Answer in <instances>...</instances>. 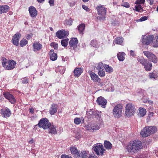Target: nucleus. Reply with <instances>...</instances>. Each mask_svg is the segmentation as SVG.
<instances>
[{"mask_svg": "<svg viewBox=\"0 0 158 158\" xmlns=\"http://www.w3.org/2000/svg\"><path fill=\"white\" fill-rule=\"evenodd\" d=\"M143 147L141 142L138 140H135L130 142L127 146V149L128 152L134 153L138 152Z\"/></svg>", "mask_w": 158, "mask_h": 158, "instance_id": "nucleus-1", "label": "nucleus"}, {"mask_svg": "<svg viewBox=\"0 0 158 158\" xmlns=\"http://www.w3.org/2000/svg\"><path fill=\"white\" fill-rule=\"evenodd\" d=\"M156 128L154 126L146 127L142 130L140 134L143 137H146L153 134L156 131Z\"/></svg>", "mask_w": 158, "mask_h": 158, "instance_id": "nucleus-2", "label": "nucleus"}, {"mask_svg": "<svg viewBox=\"0 0 158 158\" xmlns=\"http://www.w3.org/2000/svg\"><path fill=\"white\" fill-rule=\"evenodd\" d=\"M83 126L86 130L90 132H94L100 128V124L96 123H89Z\"/></svg>", "mask_w": 158, "mask_h": 158, "instance_id": "nucleus-3", "label": "nucleus"}, {"mask_svg": "<svg viewBox=\"0 0 158 158\" xmlns=\"http://www.w3.org/2000/svg\"><path fill=\"white\" fill-rule=\"evenodd\" d=\"M137 60L143 66L145 70L147 71H150L152 69V64L142 57L138 58Z\"/></svg>", "mask_w": 158, "mask_h": 158, "instance_id": "nucleus-4", "label": "nucleus"}, {"mask_svg": "<svg viewBox=\"0 0 158 158\" xmlns=\"http://www.w3.org/2000/svg\"><path fill=\"white\" fill-rule=\"evenodd\" d=\"M123 106L121 104H118L115 106L113 109L112 114L114 117L119 118L122 116Z\"/></svg>", "mask_w": 158, "mask_h": 158, "instance_id": "nucleus-5", "label": "nucleus"}, {"mask_svg": "<svg viewBox=\"0 0 158 158\" xmlns=\"http://www.w3.org/2000/svg\"><path fill=\"white\" fill-rule=\"evenodd\" d=\"M125 114L128 117H130L133 115L136 110L134 105L131 103H129L126 105Z\"/></svg>", "mask_w": 158, "mask_h": 158, "instance_id": "nucleus-6", "label": "nucleus"}, {"mask_svg": "<svg viewBox=\"0 0 158 158\" xmlns=\"http://www.w3.org/2000/svg\"><path fill=\"white\" fill-rule=\"evenodd\" d=\"M51 123L47 118H43L40 120L38 124L35 125V127L38 125L40 128L42 127L44 129H46L48 128Z\"/></svg>", "mask_w": 158, "mask_h": 158, "instance_id": "nucleus-7", "label": "nucleus"}, {"mask_svg": "<svg viewBox=\"0 0 158 158\" xmlns=\"http://www.w3.org/2000/svg\"><path fill=\"white\" fill-rule=\"evenodd\" d=\"M16 64V62L13 60H9L8 62L4 61L2 63L3 66L7 70L13 69L15 68Z\"/></svg>", "mask_w": 158, "mask_h": 158, "instance_id": "nucleus-8", "label": "nucleus"}, {"mask_svg": "<svg viewBox=\"0 0 158 158\" xmlns=\"http://www.w3.org/2000/svg\"><path fill=\"white\" fill-rule=\"evenodd\" d=\"M97 155H99L100 153L102 155L103 154L105 150L104 149L102 144L98 143L94 144L92 148Z\"/></svg>", "mask_w": 158, "mask_h": 158, "instance_id": "nucleus-9", "label": "nucleus"}, {"mask_svg": "<svg viewBox=\"0 0 158 158\" xmlns=\"http://www.w3.org/2000/svg\"><path fill=\"white\" fill-rule=\"evenodd\" d=\"M143 53L151 61L155 63L157 62L156 57L152 52L148 51H145L143 52Z\"/></svg>", "mask_w": 158, "mask_h": 158, "instance_id": "nucleus-10", "label": "nucleus"}, {"mask_svg": "<svg viewBox=\"0 0 158 158\" xmlns=\"http://www.w3.org/2000/svg\"><path fill=\"white\" fill-rule=\"evenodd\" d=\"M154 37L153 35H144L142 36V43L143 44L148 45L153 40Z\"/></svg>", "mask_w": 158, "mask_h": 158, "instance_id": "nucleus-11", "label": "nucleus"}, {"mask_svg": "<svg viewBox=\"0 0 158 158\" xmlns=\"http://www.w3.org/2000/svg\"><path fill=\"white\" fill-rule=\"evenodd\" d=\"M33 51L37 52L41 51L42 49V45L39 42H34L32 44Z\"/></svg>", "mask_w": 158, "mask_h": 158, "instance_id": "nucleus-12", "label": "nucleus"}, {"mask_svg": "<svg viewBox=\"0 0 158 158\" xmlns=\"http://www.w3.org/2000/svg\"><path fill=\"white\" fill-rule=\"evenodd\" d=\"M96 9L98 15L104 16L106 15V8L104 7L103 5H99L97 6Z\"/></svg>", "mask_w": 158, "mask_h": 158, "instance_id": "nucleus-13", "label": "nucleus"}, {"mask_svg": "<svg viewBox=\"0 0 158 158\" xmlns=\"http://www.w3.org/2000/svg\"><path fill=\"white\" fill-rule=\"evenodd\" d=\"M3 95L11 103L13 104L15 102L16 100L14 97L9 92H4Z\"/></svg>", "mask_w": 158, "mask_h": 158, "instance_id": "nucleus-14", "label": "nucleus"}, {"mask_svg": "<svg viewBox=\"0 0 158 158\" xmlns=\"http://www.w3.org/2000/svg\"><path fill=\"white\" fill-rule=\"evenodd\" d=\"M11 111L7 108L5 109H2L1 110V114L3 117L7 118L9 117L11 114Z\"/></svg>", "mask_w": 158, "mask_h": 158, "instance_id": "nucleus-15", "label": "nucleus"}, {"mask_svg": "<svg viewBox=\"0 0 158 158\" xmlns=\"http://www.w3.org/2000/svg\"><path fill=\"white\" fill-rule=\"evenodd\" d=\"M56 36L60 39L64 38L68 35L69 32L64 30H61L57 31L56 33Z\"/></svg>", "mask_w": 158, "mask_h": 158, "instance_id": "nucleus-16", "label": "nucleus"}, {"mask_svg": "<svg viewBox=\"0 0 158 158\" xmlns=\"http://www.w3.org/2000/svg\"><path fill=\"white\" fill-rule=\"evenodd\" d=\"M97 102L102 107L105 108L107 103V101L103 97L100 96L97 98Z\"/></svg>", "mask_w": 158, "mask_h": 158, "instance_id": "nucleus-17", "label": "nucleus"}, {"mask_svg": "<svg viewBox=\"0 0 158 158\" xmlns=\"http://www.w3.org/2000/svg\"><path fill=\"white\" fill-rule=\"evenodd\" d=\"M88 73L91 77V79L93 81L95 82H99L100 81L101 79L99 77L98 75L94 72L91 71H88Z\"/></svg>", "mask_w": 158, "mask_h": 158, "instance_id": "nucleus-18", "label": "nucleus"}, {"mask_svg": "<svg viewBox=\"0 0 158 158\" xmlns=\"http://www.w3.org/2000/svg\"><path fill=\"white\" fill-rule=\"evenodd\" d=\"M20 37L21 34L19 33H16L14 35L12 40V42L13 44L16 46L19 45V42Z\"/></svg>", "mask_w": 158, "mask_h": 158, "instance_id": "nucleus-19", "label": "nucleus"}, {"mask_svg": "<svg viewBox=\"0 0 158 158\" xmlns=\"http://www.w3.org/2000/svg\"><path fill=\"white\" fill-rule=\"evenodd\" d=\"M29 11L31 17H35L37 14V11L34 6H30L29 8Z\"/></svg>", "mask_w": 158, "mask_h": 158, "instance_id": "nucleus-20", "label": "nucleus"}, {"mask_svg": "<svg viewBox=\"0 0 158 158\" xmlns=\"http://www.w3.org/2000/svg\"><path fill=\"white\" fill-rule=\"evenodd\" d=\"M83 69L81 68H76L73 71L74 76L76 77H78L83 72Z\"/></svg>", "mask_w": 158, "mask_h": 158, "instance_id": "nucleus-21", "label": "nucleus"}, {"mask_svg": "<svg viewBox=\"0 0 158 158\" xmlns=\"http://www.w3.org/2000/svg\"><path fill=\"white\" fill-rule=\"evenodd\" d=\"M58 106L56 104H53L50 108V113L51 115H53L56 113L57 110Z\"/></svg>", "mask_w": 158, "mask_h": 158, "instance_id": "nucleus-22", "label": "nucleus"}, {"mask_svg": "<svg viewBox=\"0 0 158 158\" xmlns=\"http://www.w3.org/2000/svg\"><path fill=\"white\" fill-rule=\"evenodd\" d=\"M70 150L72 154L76 157H77L80 156V153L77 148L75 147H70Z\"/></svg>", "mask_w": 158, "mask_h": 158, "instance_id": "nucleus-23", "label": "nucleus"}, {"mask_svg": "<svg viewBox=\"0 0 158 158\" xmlns=\"http://www.w3.org/2000/svg\"><path fill=\"white\" fill-rule=\"evenodd\" d=\"M48 130L49 133L52 134H56L57 133V130L54 126L51 123L50 124V126H49L48 128Z\"/></svg>", "mask_w": 158, "mask_h": 158, "instance_id": "nucleus-24", "label": "nucleus"}, {"mask_svg": "<svg viewBox=\"0 0 158 158\" xmlns=\"http://www.w3.org/2000/svg\"><path fill=\"white\" fill-rule=\"evenodd\" d=\"M78 43V41L76 38H73L70 41L69 45L70 47H75Z\"/></svg>", "mask_w": 158, "mask_h": 158, "instance_id": "nucleus-25", "label": "nucleus"}, {"mask_svg": "<svg viewBox=\"0 0 158 158\" xmlns=\"http://www.w3.org/2000/svg\"><path fill=\"white\" fill-rule=\"evenodd\" d=\"M9 9V7L7 5H5L0 6V14L6 13Z\"/></svg>", "mask_w": 158, "mask_h": 158, "instance_id": "nucleus-26", "label": "nucleus"}, {"mask_svg": "<svg viewBox=\"0 0 158 158\" xmlns=\"http://www.w3.org/2000/svg\"><path fill=\"white\" fill-rule=\"evenodd\" d=\"M125 55L123 52H119L117 54V57L119 61H123L125 59Z\"/></svg>", "mask_w": 158, "mask_h": 158, "instance_id": "nucleus-27", "label": "nucleus"}, {"mask_svg": "<svg viewBox=\"0 0 158 158\" xmlns=\"http://www.w3.org/2000/svg\"><path fill=\"white\" fill-rule=\"evenodd\" d=\"M81 122L83 123L84 122V119L83 117L81 118L77 117L74 119V123L76 125L79 124Z\"/></svg>", "mask_w": 158, "mask_h": 158, "instance_id": "nucleus-28", "label": "nucleus"}, {"mask_svg": "<svg viewBox=\"0 0 158 158\" xmlns=\"http://www.w3.org/2000/svg\"><path fill=\"white\" fill-rule=\"evenodd\" d=\"M123 37H118L116 38L114 42L116 44H121L123 42Z\"/></svg>", "mask_w": 158, "mask_h": 158, "instance_id": "nucleus-29", "label": "nucleus"}, {"mask_svg": "<svg viewBox=\"0 0 158 158\" xmlns=\"http://www.w3.org/2000/svg\"><path fill=\"white\" fill-rule=\"evenodd\" d=\"M85 25L84 23H82L79 25L78 27V31L80 33L83 34L85 29Z\"/></svg>", "mask_w": 158, "mask_h": 158, "instance_id": "nucleus-30", "label": "nucleus"}, {"mask_svg": "<svg viewBox=\"0 0 158 158\" xmlns=\"http://www.w3.org/2000/svg\"><path fill=\"white\" fill-rule=\"evenodd\" d=\"M105 148L107 149H110L112 148V145L109 141H105L104 143Z\"/></svg>", "mask_w": 158, "mask_h": 158, "instance_id": "nucleus-31", "label": "nucleus"}, {"mask_svg": "<svg viewBox=\"0 0 158 158\" xmlns=\"http://www.w3.org/2000/svg\"><path fill=\"white\" fill-rule=\"evenodd\" d=\"M104 69L106 72L109 73L112 72L113 70L111 67L107 64L105 65Z\"/></svg>", "mask_w": 158, "mask_h": 158, "instance_id": "nucleus-32", "label": "nucleus"}, {"mask_svg": "<svg viewBox=\"0 0 158 158\" xmlns=\"http://www.w3.org/2000/svg\"><path fill=\"white\" fill-rule=\"evenodd\" d=\"M139 111L140 115L141 117L144 116L146 113V110L143 108H139Z\"/></svg>", "mask_w": 158, "mask_h": 158, "instance_id": "nucleus-33", "label": "nucleus"}, {"mask_svg": "<svg viewBox=\"0 0 158 158\" xmlns=\"http://www.w3.org/2000/svg\"><path fill=\"white\" fill-rule=\"evenodd\" d=\"M154 47H158V36H156L152 44Z\"/></svg>", "mask_w": 158, "mask_h": 158, "instance_id": "nucleus-34", "label": "nucleus"}, {"mask_svg": "<svg viewBox=\"0 0 158 158\" xmlns=\"http://www.w3.org/2000/svg\"><path fill=\"white\" fill-rule=\"evenodd\" d=\"M28 43V41L25 39H23L20 42L19 45L21 47H23L26 45Z\"/></svg>", "mask_w": 158, "mask_h": 158, "instance_id": "nucleus-35", "label": "nucleus"}, {"mask_svg": "<svg viewBox=\"0 0 158 158\" xmlns=\"http://www.w3.org/2000/svg\"><path fill=\"white\" fill-rule=\"evenodd\" d=\"M57 58V56L56 53L54 52L50 54V59L52 61L56 60Z\"/></svg>", "mask_w": 158, "mask_h": 158, "instance_id": "nucleus-36", "label": "nucleus"}, {"mask_svg": "<svg viewBox=\"0 0 158 158\" xmlns=\"http://www.w3.org/2000/svg\"><path fill=\"white\" fill-rule=\"evenodd\" d=\"M69 42V39H67L63 40L61 41V43L62 46L64 47H66L67 46Z\"/></svg>", "mask_w": 158, "mask_h": 158, "instance_id": "nucleus-37", "label": "nucleus"}, {"mask_svg": "<svg viewBox=\"0 0 158 158\" xmlns=\"http://www.w3.org/2000/svg\"><path fill=\"white\" fill-rule=\"evenodd\" d=\"M134 10L139 12H141L143 11V8L140 5H136Z\"/></svg>", "mask_w": 158, "mask_h": 158, "instance_id": "nucleus-38", "label": "nucleus"}, {"mask_svg": "<svg viewBox=\"0 0 158 158\" xmlns=\"http://www.w3.org/2000/svg\"><path fill=\"white\" fill-rule=\"evenodd\" d=\"M88 113L89 114H90L91 115H93L95 116V117L96 118H100V117L101 116L100 114H98L97 113L94 112L92 111H89L88 112Z\"/></svg>", "mask_w": 158, "mask_h": 158, "instance_id": "nucleus-39", "label": "nucleus"}, {"mask_svg": "<svg viewBox=\"0 0 158 158\" xmlns=\"http://www.w3.org/2000/svg\"><path fill=\"white\" fill-rule=\"evenodd\" d=\"M88 153V152L83 151L80 154V156L78 157H81L82 158H85L87 156Z\"/></svg>", "mask_w": 158, "mask_h": 158, "instance_id": "nucleus-40", "label": "nucleus"}, {"mask_svg": "<svg viewBox=\"0 0 158 158\" xmlns=\"http://www.w3.org/2000/svg\"><path fill=\"white\" fill-rule=\"evenodd\" d=\"M149 77L151 79H156L157 77V75L154 73H151L149 74Z\"/></svg>", "mask_w": 158, "mask_h": 158, "instance_id": "nucleus-41", "label": "nucleus"}, {"mask_svg": "<svg viewBox=\"0 0 158 158\" xmlns=\"http://www.w3.org/2000/svg\"><path fill=\"white\" fill-rule=\"evenodd\" d=\"M98 70V74L100 77H102L105 76V73L103 69H99Z\"/></svg>", "mask_w": 158, "mask_h": 158, "instance_id": "nucleus-42", "label": "nucleus"}, {"mask_svg": "<svg viewBox=\"0 0 158 158\" xmlns=\"http://www.w3.org/2000/svg\"><path fill=\"white\" fill-rule=\"evenodd\" d=\"M91 45L94 47H97L98 46L97 41L95 40H92L91 42Z\"/></svg>", "mask_w": 158, "mask_h": 158, "instance_id": "nucleus-43", "label": "nucleus"}, {"mask_svg": "<svg viewBox=\"0 0 158 158\" xmlns=\"http://www.w3.org/2000/svg\"><path fill=\"white\" fill-rule=\"evenodd\" d=\"M105 64H103L102 62H100L98 64V66L97 67V69L98 70L103 69V68H104Z\"/></svg>", "mask_w": 158, "mask_h": 158, "instance_id": "nucleus-44", "label": "nucleus"}, {"mask_svg": "<svg viewBox=\"0 0 158 158\" xmlns=\"http://www.w3.org/2000/svg\"><path fill=\"white\" fill-rule=\"evenodd\" d=\"M121 6L127 8H128L130 6V4L129 3L126 2H124L123 1L121 3Z\"/></svg>", "mask_w": 158, "mask_h": 158, "instance_id": "nucleus-45", "label": "nucleus"}, {"mask_svg": "<svg viewBox=\"0 0 158 158\" xmlns=\"http://www.w3.org/2000/svg\"><path fill=\"white\" fill-rule=\"evenodd\" d=\"M50 45L51 46L53 47L55 49H56L58 47V44L55 42L52 43L50 44Z\"/></svg>", "mask_w": 158, "mask_h": 158, "instance_id": "nucleus-46", "label": "nucleus"}, {"mask_svg": "<svg viewBox=\"0 0 158 158\" xmlns=\"http://www.w3.org/2000/svg\"><path fill=\"white\" fill-rule=\"evenodd\" d=\"M144 2L145 0H137L135 2V4L137 5H140L144 3Z\"/></svg>", "mask_w": 158, "mask_h": 158, "instance_id": "nucleus-47", "label": "nucleus"}, {"mask_svg": "<svg viewBox=\"0 0 158 158\" xmlns=\"http://www.w3.org/2000/svg\"><path fill=\"white\" fill-rule=\"evenodd\" d=\"M154 113L153 112H149V114H148V117L147 118V119L148 120H150V118L153 116L154 115Z\"/></svg>", "mask_w": 158, "mask_h": 158, "instance_id": "nucleus-48", "label": "nucleus"}, {"mask_svg": "<svg viewBox=\"0 0 158 158\" xmlns=\"http://www.w3.org/2000/svg\"><path fill=\"white\" fill-rule=\"evenodd\" d=\"M148 18L146 16H143L139 20L140 21H143L146 20Z\"/></svg>", "mask_w": 158, "mask_h": 158, "instance_id": "nucleus-49", "label": "nucleus"}, {"mask_svg": "<svg viewBox=\"0 0 158 158\" xmlns=\"http://www.w3.org/2000/svg\"><path fill=\"white\" fill-rule=\"evenodd\" d=\"M61 158H72L70 157L69 156L65 154H63L61 156Z\"/></svg>", "mask_w": 158, "mask_h": 158, "instance_id": "nucleus-50", "label": "nucleus"}, {"mask_svg": "<svg viewBox=\"0 0 158 158\" xmlns=\"http://www.w3.org/2000/svg\"><path fill=\"white\" fill-rule=\"evenodd\" d=\"M32 36V34L30 33L27 35L26 36V38L27 39H30Z\"/></svg>", "mask_w": 158, "mask_h": 158, "instance_id": "nucleus-51", "label": "nucleus"}, {"mask_svg": "<svg viewBox=\"0 0 158 158\" xmlns=\"http://www.w3.org/2000/svg\"><path fill=\"white\" fill-rule=\"evenodd\" d=\"M82 7L84 9L86 10V11H88L89 10V9L88 8L87 6L85 5H83L82 6Z\"/></svg>", "mask_w": 158, "mask_h": 158, "instance_id": "nucleus-52", "label": "nucleus"}, {"mask_svg": "<svg viewBox=\"0 0 158 158\" xmlns=\"http://www.w3.org/2000/svg\"><path fill=\"white\" fill-rule=\"evenodd\" d=\"M54 0H49V3L50 5L51 6H53L54 5Z\"/></svg>", "mask_w": 158, "mask_h": 158, "instance_id": "nucleus-53", "label": "nucleus"}, {"mask_svg": "<svg viewBox=\"0 0 158 158\" xmlns=\"http://www.w3.org/2000/svg\"><path fill=\"white\" fill-rule=\"evenodd\" d=\"M28 82V79L26 78H24L22 81V83L23 84H26Z\"/></svg>", "mask_w": 158, "mask_h": 158, "instance_id": "nucleus-54", "label": "nucleus"}, {"mask_svg": "<svg viewBox=\"0 0 158 158\" xmlns=\"http://www.w3.org/2000/svg\"><path fill=\"white\" fill-rule=\"evenodd\" d=\"M88 158H98V157L94 155H89Z\"/></svg>", "mask_w": 158, "mask_h": 158, "instance_id": "nucleus-55", "label": "nucleus"}, {"mask_svg": "<svg viewBox=\"0 0 158 158\" xmlns=\"http://www.w3.org/2000/svg\"><path fill=\"white\" fill-rule=\"evenodd\" d=\"M130 55L133 56H134L135 55L134 53V52L132 50H131L130 52Z\"/></svg>", "mask_w": 158, "mask_h": 158, "instance_id": "nucleus-56", "label": "nucleus"}, {"mask_svg": "<svg viewBox=\"0 0 158 158\" xmlns=\"http://www.w3.org/2000/svg\"><path fill=\"white\" fill-rule=\"evenodd\" d=\"M29 112L30 113L33 114L34 112V109L32 108H30L29 109Z\"/></svg>", "mask_w": 158, "mask_h": 158, "instance_id": "nucleus-57", "label": "nucleus"}, {"mask_svg": "<svg viewBox=\"0 0 158 158\" xmlns=\"http://www.w3.org/2000/svg\"><path fill=\"white\" fill-rule=\"evenodd\" d=\"M28 142L30 144H31L34 142V141L32 139H31L29 140Z\"/></svg>", "mask_w": 158, "mask_h": 158, "instance_id": "nucleus-58", "label": "nucleus"}, {"mask_svg": "<svg viewBox=\"0 0 158 158\" xmlns=\"http://www.w3.org/2000/svg\"><path fill=\"white\" fill-rule=\"evenodd\" d=\"M72 22L70 19H69L68 21V23H67V24L69 25H72Z\"/></svg>", "mask_w": 158, "mask_h": 158, "instance_id": "nucleus-59", "label": "nucleus"}, {"mask_svg": "<svg viewBox=\"0 0 158 158\" xmlns=\"http://www.w3.org/2000/svg\"><path fill=\"white\" fill-rule=\"evenodd\" d=\"M138 156L140 157L139 158H144V157H143V156L142 154H139L138 155Z\"/></svg>", "mask_w": 158, "mask_h": 158, "instance_id": "nucleus-60", "label": "nucleus"}, {"mask_svg": "<svg viewBox=\"0 0 158 158\" xmlns=\"http://www.w3.org/2000/svg\"><path fill=\"white\" fill-rule=\"evenodd\" d=\"M45 0H37V2L40 3H41L42 2H44Z\"/></svg>", "mask_w": 158, "mask_h": 158, "instance_id": "nucleus-61", "label": "nucleus"}, {"mask_svg": "<svg viewBox=\"0 0 158 158\" xmlns=\"http://www.w3.org/2000/svg\"><path fill=\"white\" fill-rule=\"evenodd\" d=\"M75 5L74 3H69V5H70V6H74Z\"/></svg>", "mask_w": 158, "mask_h": 158, "instance_id": "nucleus-62", "label": "nucleus"}, {"mask_svg": "<svg viewBox=\"0 0 158 158\" xmlns=\"http://www.w3.org/2000/svg\"><path fill=\"white\" fill-rule=\"evenodd\" d=\"M99 19H100V20H104L105 19L104 17H100L99 18Z\"/></svg>", "mask_w": 158, "mask_h": 158, "instance_id": "nucleus-63", "label": "nucleus"}, {"mask_svg": "<svg viewBox=\"0 0 158 158\" xmlns=\"http://www.w3.org/2000/svg\"><path fill=\"white\" fill-rule=\"evenodd\" d=\"M49 29L50 30L52 31H53V29L51 27H50Z\"/></svg>", "mask_w": 158, "mask_h": 158, "instance_id": "nucleus-64", "label": "nucleus"}]
</instances>
